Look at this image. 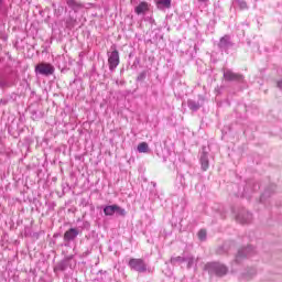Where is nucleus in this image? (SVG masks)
Segmentation results:
<instances>
[{
    "label": "nucleus",
    "mask_w": 282,
    "mask_h": 282,
    "mask_svg": "<svg viewBox=\"0 0 282 282\" xmlns=\"http://www.w3.org/2000/svg\"><path fill=\"white\" fill-rule=\"evenodd\" d=\"M205 268L209 272H215L217 276H224L228 272V268H226L224 264H220L219 262L207 263Z\"/></svg>",
    "instance_id": "obj_1"
},
{
    "label": "nucleus",
    "mask_w": 282,
    "mask_h": 282,
    "mask_svg": "<svg viewBox=\"0 0 282 282\" xmlns=\"http://www.w3.org/2000/svg\"><path fill=\"white\" fill-rule=\"evenodd\" d=\"M254 254V249L252 247L241 248L238 250L236 254V263H241L243 259H248V257H252Z\"/></svg>",
    "instance_id": "obj_2"
},
{
    "label": "nucleus",
    "mask_w": 282,
    "mask_h": 282,
    "mask_svg": "<svg viewBox=\"0 0 282 282\" xmlns=\"http://www.w3.org/2000/svg\"><path fill=\"white\" fill-rule=\"evenodd\" d=\"M36 74H41V76H52L54 74V67L52 64L41 63L35 67Z\"/></svg>",
    "instance_id": "obj_3"
},
{
    "label": "nucleus",
    "mask_w": 282,
    "mask_h": 282,
    "mask_svg": "<svg viewBox=\"0 0 282 282\" xmlns=\"http://www.w3.org/2000/svg\"><path fill=\"white\" fill-rule=\"evenodd\" d=\"M104 213L107 217H111L115 213L121 215V217H124V215H127V212L118 205L106 206L104 208Z\"/></svg>",
    "instance_id": "obj_4"
},
{
    "label": "nucleus",
    "mask_w": 282,
    "mask_h": 282,
    "mask_svg": "<svg viewBox=\"0 0 282 282\" xmlns=\"http://www.w3.org/2000/svg\"><path fill=\"white\" fill-rule=\"evenodd\" d=\"M108 64H109V69L113 70L118 65H120V54L118 51H112L111 53L108 54Z\"/></svg>",
    "instance_id": "obj_5"
},
{
    "label": "nucleus",
    "mask_w": 282,
    "mask_h": 282,
    "mask_svg": "<svg viewBox=\"0 0 282 282\" xmlns=\"http://www.w3.org/2000/svg\"><path fill=\"white\" fill-rule=\"evenodd\" d=\"M129 265L132 270H135L137 272H147V264H144V261H142V259H131L129 261Z\"/></svg>",
    "instance_id": "obj_6"
},
{
    "label": "nucleus",
    "mask_w": 282,
    "mask_h": 282,
    "mask_svg": "<svg viewBox=\"0 0 282 282\" xmlns=\"http://www.w3.org/2000/svg\"><path fill=\"white\" fill-rule=\"evenodd\" d=\"M236 219L239 224H250V221H252V214L242 210L236 216Z\"/></svg>",
    "instance_id": "obj_7"
},
{
    "label": "nucleus",
    "mask_w": 282,
    "mask_h": 282,
    "mask_svg": "<svg viewBox=\"0 0 282 282\" xmlns=\"http://www.w3.org/2000/svg\"><path fill=\"white\" fill-rule=\"evenodd\" d=\"M224 78H226V80H243V77L241 75L235 74L230 69L224 70Z\"/></svg>",
    "instance_id": "obj_8"
},
{
    "label": "nucleus",
    "mask_w": 282,
    "mask_h": 282,
    "mask_svg": "<svg viewBox=\"0 0 282 282\" xmlns=\"http://www.w3.org/2000/svg\"><path fill=\"white\" fill-rule=\"evenodd\" d=\"M78 237V229L70 228L64 234L65 241H74L75 238Z\"/></svg>",
    "instance_id": "obj_9"
},
{
    "label": "nucleus",
    "mask_w": 282,
    "mask_h": 282,
    "mask_svg": "<svg viewBox=\"0 0 282 282\" xmlns=\"http://www.w3.org/2000/svg\"><path fill=\"white\" fill-rule=\"evenodd\" d=\"M134 12H137V14H144V12H149V3L141 2L135 7Z\"/></svg>",
    "instance_id": "obj_10"
},
{
    "label": "nucleus",
    "mask_w": 282,
    "mask_h": 282,
    "mask_svg": "<svg viewBox=\"0 0 282 282\" xmlns=\"http://www.w3.org/2000/svg\"><path fill=\"white\" fill-rule=\"evenodd\" d=\"M156 8L159 10H164L171 8V0H158L156 1Z\"/></svg>",
    "instance_id": "obj_11"
},
{
    "label": "nucleus",
    "mask_w": 282,
    "mask_h": 282,
    "mask_svg": "<svg viewBox=\"0 0 282 282\" xmlns=\"http://www.w3.org/2000/svg\"><path fill=\"white\" fill-rule=\"evenodd\" d=\"M200 164H202L203 171H208V154L207 153L202 154Z\"/></svg>",
    "instance_id": "obj_12"
},
{
    "label": "nucleus",
    "mask_w": 282,
    "mask_h": 282,
    "mask_svg": "<svg viewBox=\"0 0 282 282\" xmlns=\"http://www.w3.org/2000/svg\"><path fill=\"white\" fill-rule=\"evenodd\" d=\"M137 151H139V153H149V143L147 142L139 143Z\"/></svg>",
    "instance_id": "obj_13"
},
{
    "label": "nucleus",
    "mask_w": 282,
    "mask_h": 282,
    "mask_svg": "<svg viewBox=\"0 0 282 282\" xmlns=\"http://www.w3.org/2000/svg\"><path fill=\"white\" fill-rule=\"evenodd\" d=\"M68 8H72V10H80L83 7L80 3L76 2V0H67Z\"/></svg>",
    "instance_id": "obj_14"
},
{
    "label": "nucleus",
    "mask_w": 282,
    "mask_h": 282,
    "mask_svg": "<svg viewBox=\"0 0 282 282\" xmlns=\"http://www.w3.org/2000/svg\"><path fill=\"white\" fill-rule=\"evenodd\" d=\"M185 261L187 263V268H193V265H195V263H197V259H195L193 257L186 258Z\"/></svg>",
    "instance_id": "obj_15"
},
{
    "label": "nucleus",
    "mask_w": 282,
    "mask_h": 282,
    "mask_svg": "<svg viewBox=\"0 0 282 282\" xmlns=\"http://www.w3.org/2000/svg\"><path fill=\"white\" fill-rule=\"evenodd\" d=\"M188 107L189 109H192L193 111H197V109H199V104L195 102V101H188Z\"/></svg>",
    "instance_id": "obj_16"
},
{
    "label": "nucleus",
    "mask_w": 282,
    "mask_h": 282,
    "mask_svg": "<svg viewBox=\"0 0 282 282\" xmlns=\"http://www.w3.org/2000/svg\"><path fill=\"white\" fill-rule=\"evenodd\" d=\"M198 239H200V241L206 240V230L202 229L198 231Z\"/></svg>",
    "instance_id": "obj_17"
},
{
    "label": "nucleus",
    "mask_w": 282,
    "mask_h": 282,
    "mask_svg": "<svg viewBox=\"0 0 282 282\" xmlns=\"http://www.w3.org/2000/svg\"><path fill=\"white\" fill-rule=\"evenodd\" d=\"M177 261H178V262H183V261H186V259L183 258V257H176V258H172V259H171V262H172V263H177Z\"/></svg>",
    "instance_id": "obj_18"
},
{
    "label": "nucleus",
    "mask_w": 282,
    "mask_h": 282,
    "mask_svg": "<svg viewBox=\"0 0 282 282\" xmlns=\"http://www.w3.org/2000/svg\"><path fill=\"white\" fill-rule=\"evenodd\" d=\"M227 41H228V36L221 37L220 45H226Z\"/></svg>",
    "instance_id": "obj_19"
},
{
    "label": "nucleus",
    "mask_w": 282,
    "mask_h": 282,
    "mask_svg": "<svg viewBox=\"0 0 282 282\" xmlns=\"http://www.w3.org/2000/svg\"><path fill=\"white\" fill-rule=\"evenodd\" d=\"M240 8H248V4L242 1V2L240 3Z\"/></svg>",
    "instance_id": "obj_20"
},
{
    "label": "nucleus",
    "mask_w": 282,
    "mask_h": 282,
    "mask_svg": "<svg viewBox=\"0 0 282 282\" xmlns=\"http://www.w3.org/2000/svg\"><path fill=\"white\" fill-rule=\"evenodd\" d=\"M200 3H208V0H198Z\"/></svg>",
    "instance_id": "obj_21"
},
{
    "label": "nucleus",
    "mask_w": 282,
    "mask_h": 282,
    "mask_svg": "<svg viewBox=\"0 0 282 282\" xmlns=\"http://www.w3.org/2000/svg\"><path fill=\"white\" fill-rule=\"evenodd\" d=\"M252 274H256V272H254V271H252Z\"/></svg>",
    "instance_id": "obj_22"
},
{
    "label": "nucleus",
    "mask_w": 282,
    "mask_h": 282,
    "mask_svg": "<svg viewBox=\"0 0 282 282\" xmlns=\"http://www.w3.org/2000/svg\"><path fill=\"white\" fill-rule=\"evenodd\" d=\"M0 6H1V0H0Z\"/></svg>",
    "instance_id": "obj_23"
}]
</instances>
